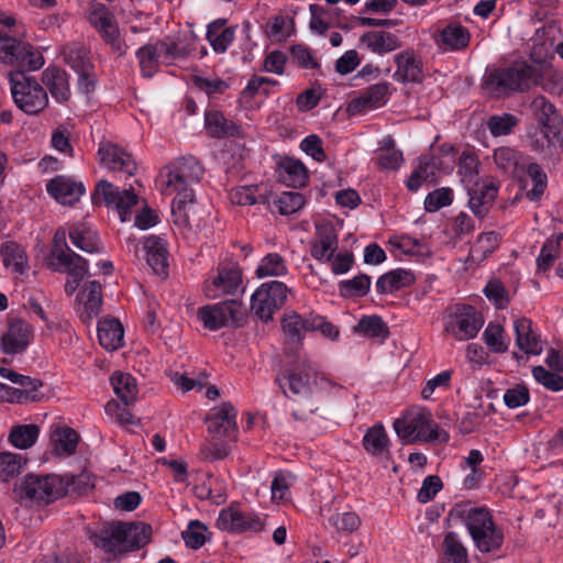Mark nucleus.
I'll return each instance as SVG.
<instances>
[{
	"instance_id": "1",
	"label": "nucleus",
	"mask_w": 563,
	"mask_h": 563,
	"mask_svg": "<svg viewBox=\"0 0 563 563\" xmlns=\"http://www.w3.org/2000/svg\"><path fill=\"white\" fill-rule=\"evenodd\" d=\"M538 109L539 126L528 132L530 148L548 159H555L563 151V119L555 107L544 97L533 101Z\"/></svg>"
},
{
	"instance_id": "2",
	"label": "nucleus",
	"mask_w": 563,
	"mask_h": 563,
	"mask_svg": "<svg viewBox=\"0 0 563 563\" xmlns=\"http://www.w3.org/2000/svg\"><path fill=\"white\" fill-rule=\"evenodd\" d=\"M541 79L542 74L536 66L520 62L489 71L485 76L484 88L490 96L500 98L527 91L539 85Z\"/></svg>"
},
{
	"instance_id": "3",
	"label": "nucleus",
	"mask_w": 563,
	"mask_h": 563,
	"mask_svg": "<svg viewBox=\"0 0 563 563\" xmlns=\"http://www.w3.org/2000/svg\"><path fill=\"white\" fill-rule=\"evenodd\" d=\"M15 68L8 75L13 101L24 113L36 115L48 106L47 92L34 77L26 74L36 69Z\"/></svg>"
},
{
	"instance_id": "4",
	"label": "nucleus",
	"mask_w": 563,
	"mask_h": 563,
	"mask_svg": "<svg viewBox=\"0 0 563 563\" xmlns=\"http://www.w3.org/2000/svg\"><path fill=\"white\" fill-rule=\"evenodd\" d=\"M398 438L406 444L417 442H448L449 433L439 428L427 410L407 411L394 422Z\"/></svg>"
},
{
	"instance_id": "5",
	"label": "nucleus",
	"mask_w": 563,
	"mask_h": 563,
	"mask_svg": "<svg viewBox=\"0 0 563 563\" xmlns=\"http://www.w3.org/2000/svg\"><path fill=\"white\" fill-rule=\"evenodd\" d=\"M13 16L0 15V62L26 69H40L44 65L42 53L26 42L10 35L5 29L15 25Z\"/></svg>"
},
{
	"instance_id": "6",
	"label": "nucleus",
	"mask_w": 563,
	"mask_h": 563,
	"mask_svg": "<svg viewBox=\"0 0 563 563\" xmlns=\"http://www.w3.org/2000/svg\"><path fill=\"white\" fill-rule=\"evenodd\" d=\"M314 375L316 365L307 355H298L276 376L275 382L287 398L305 399L312 391Z\"/></svg>"
},
{
	"instance_id": "7",
	"label": "nucleus",
	"mask_w": 563,
	"mask_h": 563,
	"mask_svg": "<svg viewBox=\"0 0 563 563\" xmlns=\"http://www.w3.org/2000/svg\"><path fill=\"white\" fill-rule=\"evenodd\" d=\"M67 481L56 474H27L14 485L13 492L20 500L26 498L51 504L67 494Z\"/></svg>"
},
{
	"instance_id": "8",
	"label": "nucleus",
	"mask_w": 563,
	"mask_h": 563,
	"mask_svg": "<svg viewBox=\"0 0 563 563\" xmlns=\"http://www.w3.org/2000/svg\"><path fill=\"white\" fill-rule=\"evenodd\" d=\"M467 531L482 553L498 551L504 543V532L493 520L490 512L485 508H473L465 518Z\"/></svg>"
},
{
	"instance_id": "9",
	"label": "nucleus",
	"mask_w": 563,
	"mask_h": 563,
	"mask_svg": "<svg viewBox=\"0 0 563 563\" xmlns=\"http://www.w3.org/2000/svg\"><path fill=\"white\" fill-rule=\"evenodd\" d=\"M87 20L114 54L119 57L126 54L128 45L121 38L118 21L108 7L92 2L87 11Z\"/></svg>"
},
{
	"instance_id": "10",
	"label": "nucleus",
	"mask_w": 563,
	"mask_h": 563,
	"mask_svg": "<svg viewBox=\"0 0 563 563\" xmlns=\"http://www.w3.org/2000/svg\"><path fill=\"white\" fill-rule=\"evenodd\" d=\"M288 288L278 280L262 284L251 297V311L262 321L272 320L287 300Z\"/></svg>"
},
{
	"instance_id": "11",
	"label": "nucleus",
	"mask_w": 563,
	"mask_h": 563,
	"mask_svg": "<svg viewBox=\"0 0 563 563\" xmlns=\"http://www.w3.org/2000/svg\"><path fill=\"white\" fill-rule=\"evenodd\" d=\"M91 198L95 205L104 203L108 207L115 208L123 222L130 219L131 209L139 201L133 189L120 190L113 184L103 179L96 185Z\"/></svg>"
},
{
	"instance_id": "12",
	"label": "nucleus",
	"mask_w": 563,
	"mask_h": 563,
	"mask_svg": "<svg viewBox=\"0 0 563 563\" xmlns=\"http://www.w3.org/2000/svg\"><path fill=\"white\" fill-rule=\"evenodd\" d=\"M244 318L242 305L236 300H227L207 305L198 309V319L210 331L227 327L229 322L239 324Z\"/></svg>"
},
{
	"instance_id": "13",
	"label": "nucleus",
	"mask_w": 563,
	"mask_h": 563,
	"mask_svg": "<svg viewBox=\"0 0 563 563\" xmlns=\"http://www.w3.org/2000/svg\"><path fill=\"white\" fill-rule=\"evenodd\" d=\"M205 169L192 156L177 159L169 168L166 181V194L192 190V184L199 183Z\"/></svg>"
},
{
	"instance_id": "14",
	"label": "nucleus",
	"mask_w": 563,
	"mask_h": 563,
	"mask_svg": "<svg viewBox=\"0 0 563 563\" xmlns=\"http://www.w3.org/2000/svg\"><path fill=\"white\" fill-rule=\"evenodd\" d=\"M483 325L482 313L474 307L464 305L456 311L453 321L446 327V331L459 341H467L475 338Z\"/></svg>"
},
{
	"instance_id": "15",
	"label": "nucleus",
	"mask_w": 563,
	"mask_h": 563,
	"mask_svg": "<svg viewBox=\"0 0 563 563\" xmlns=\"http://www.w3.org/2000/svg\"><path fill=\"white\" fill-rule=\"evenodd\" d=\"M238 411L231 402H222L206 418L208 431L216 439H236Z\"/></svg>"
},
{
	"instance_id": "16",
	"label": "nucleus",
	"mask_w": 563,
	"mask_h": 563,
	"mask_svg": "<svg viewBox=\"0 0 563 563\" xmlns=\"http://www.w3.org/2000/svg\"><path fill=\"white\" fill-rule=\"evenodd\" d=\"M217 526L224 531L242 533L246 531L258 532L263 529L262 519L252 512H244L236 508L229 507L219 514Z\"/></svg>"
},
{
	"instance_id": "17",
	"label": "nucleus",
	"mask_w": 563,
	"mask_h": 563,
	"mask_svg": "<svg viewBox=\"0 0 563 563\" xmlns=\"http://www.w3.org/2000/svg\"><path fill=\"white\" fill-rule=\"evenodd\" d=\"M89 540L96 548L111 554L126 553V533L122 521H115L102 526L100 529L89 533Z\"/></svg>"
},
{
	"instance_id": "18",
	"label": "nucleus",
	"mask_w": 563,
	"mask_h": 563,
	"mask_svg": "<svg viewBox=\"0 0 563 563\" xmlns=\"http://www.w3.org/2000/svg\"><path fill=\"white\" fill-rule=\"evenodd\" d=\"M311 314L312 312L302 316L295 310L284 312L280 325L288 349L298 350L302 345L306 332L312 331L310 328Z\"/></svg>"
},
{
	"instance_id": "19",
	"label": "nucleus",
	"mask_w": 563,
	"mask_h": 563,
	"mask_svg": "<svg viewBox=\"0 0 563 563\" xmlns=\"http://www.w3.org/2000/svg\"><path fill=\"white\" fill-rule=\"evenodd\" d=\"M98 158L100 165L109 170H120L129 176L136 172V163L132 155L112 142L102 141L99 144Z\"/></svg>"
},
{
	"instance_id": "20",
	"label": "nucleus",
	"mask_w": 563,
	"mask_h": 563,
	"mask_svg": "<svg viewBox=\"0 0 563 563\" xmlns=\"http://www.w3.org/2000/svg\"><path fill=\"white\" fill-rule=\"evenodd\" d=\"M31 339V325L21 319H13L9 322L7 331L1 336V351L4 354H20L30 345Z\"/></svg>"
},
{
	"instance_id": "21",
	"label": "nucleus",
	"mask_w": 563,
	"mask_h": 563,
	"mask_svg": "<svg viewBox=\"0 0 563 563\" xmlns=\"http://www.w3.org/2000/svg\"><path fill=\"white\" fill-rule=\"evenodd\" d=\"M397 66L393 78L398 82H420L423 78V63L413 49L402 51L394 56Z\"/></svg>"
},
{
	"instance_id": "22",
	"label": "nucleus",
	"mask_w": 563,
	"mask_h": 563,
	"mask_svg": "<svg viewBox=\"0 0 563 563\" xmlns=\"http://www.w3.org/2000/svg\"><path fill=\"white\" fill-rule=\"evenodd\" d=\"M242 284V273L235 266H223L218 268V275L207 286V296L216 299L222 295H233Z\"/></svg>"
},
{
	"instance_id": "23",
	"label": "nucleus",
	"mask_w": 563,
	"mask_h": 563,
	"mask_svg": "<svg viewBox=\"0 0 563 563\" xmlns=\"http://www.w3.org/2000/svg\"><path fill=\"white\" fill-rule=\"evenodd\" d=\"M46 190L60 205L73 206L84 195L85 187L81 183L59 175L47 183Z\"/></svg>"
},
{
	"instance_id": "24",
	"label": "nucleus",
	"mask_w": 563,
	"mask_h": 563,
	"mask_svg": "<svg viewBox=\"0 0 563 563\" xmlns=\"http://www.w3.org/2000/svg\"><path fill=\"white\" fill-rule=\"evenodd\" d=\"M317 238L311 242V256L319 262H330L338 250V235L331 224L317 225Z\"/></svg>"
},
{
	"instance_id": "25",
	"label": "nucleus",
	"mask_w": 563,
	"mask_h": 563,
	"mask_svg": "<svg viewBox=\"0 0 563 563\" xmlns=\"http://www.w3.org/2000/svg\"><path fill=\"white\" fill-rule=\"evenodd\" d=\"M497 192L498 188L493 181H475L474 187L468 189V207L476 217L483 218L497 197Z\"/></svg>"
},
{
	"instance_id": "26",
	"label": "nucleus",
	"mask_w": 563,
	"mask_h": 563,
	"mask_svg": "<svg viewBox=\"0 0 563 563\" xmlns=\"http://www.w3.org/2000/svg\"><path fill=\"white\" fill-rule=\"evenodd\" d=\"M205 126L208 134L214 139L240 137L242 135L241 125L227 119L218 110L206 111Z\"/></svg>"
},
{
	"instance_id": "27",
	"label": "nucleus",
	"mask_w": 563,
	"mask_h": 563,
	"mask_svg": "<svg viewBox=\"0 0 563 563\" xmlns=\"http://www.w3.org/2000/svg\"><path fill=\"white\" fill-rule=\"evenodd\" d=\"M82 260L85 258L71 251L67 245L65 232L57 231L53 238L48 267L53 271L62 272V266H69L75 262L82 263Z\"/></svg>"
},
{
	"instance_id": "28",
	"label": "nucleus",
	"mask_w": 563,
	"mask_h": 563,
	"mask_svg": "<svg viewBox=\"0 0 563 563\" xmlns=\"http://www.w3.org/2000/svg\"><path fill=\"white\" fill-rule=\"evenodd\" d=\"M516 344L526 354L539 355L542 352L540 336L532 328V321L528 318H519L514 321Z\"/></svg>"
},
{
	"instance_id": "29",
	"label": "nucleus",
	"mask_w": 563,
	"mask_h": 563,
	"mask_svg": "<svg viewBox=\"0 0 563 563\" xmlns=\"http://www.w3.org/2000/svg\"><path fill=\"white\" fill-rule=\"evenodd\" d=\"M42 82L48 89L51 96L59 103L70 99L68 75L58 67H48L42 74Z\"/></svg>"
},
{
	"instance_id": "30",
	"label": "nucleus",
	"mask_w": 563,
	"mask_h": 563,
	"mask_svg": "<svg viewBox=\"0 0 563 563\" xmlns=\"http://www.w3.org/2000/svg\"><path fill=\"white\" fill-rule=\"evenodd\" d=\"M494 161L504 173L520 178L525 174L528 157L515 148L501 146L494 151Z\"/></svg>"
},
{
	"instance_id": "31",
	"label": "nucleus",
	"mask_w": 563,
	"mask_h": 563,
	"mask_svg": "<svg viewBox=\"0 0 563 563\" xmlns=\"http://www.w3.org/2000/svg\"><path fill=\"white\" fill-rule=\"evenodd\" d=\"M143 250L146 262L157 275H167V249L163 239L151 235L144 240Z\"/></svg>"
},
{
	"instance_id": "32",
	"label": "nucleus",
	"mask_w": 563,
	"mask_h": 563,
	"mask_svg": "<svg viewBox=\"0 0 563 563\" xmlns=\"http://www.w3.org/2000/svg\"><path fill=\"white\" fill-rule=\"evenodd\" d=\"M361 44L371 52L384 55L398 49L401 42L398 36L387 31H368L360 37Z\"/></svg>"
},
{
	"instance_id": "33",
	"label": "nucleus",
	"mask_w": 563,
	"mask_h": 563,
	"mask_svg": "<svg viewBox=\"0 0 563 563\" xmlns=\"http://www.w3.org/2000/svg\"><path fill=\"white\" fill-rule=\"evenodd\" d=\"M278 178L289 187H303L308 181V170L299 161L291 157H285L278 164Z\"/></svg>"
},
{
	"instance_id": "34",
	"label": "nucleus",
	"mask_w": 563,
	"mask_h": 563,
	"mask_svg": "<svg viewBox=\"0 0 563 563\" xmlns=\"http://www.w3.org/2000/svg\"><path fill=\"white\" fill-rule=\"evenodd\" d=\"M388 84L380 82L369 86L360 97L352 100L350 108L354 112H364L386 103Z\"/></svg>"
},
{
	"instance_id": "35",
	"label": "nucleus",
	"mask_w": 563,
	"mask_h": 563,
	"mask_svg": "<svg viewBox=\"0 0 563 563\" xmlns=\"http://www.w3.org/2000/svg\"><path fill=\"white\" fill-rule=\"evenodd\" d=\"M435 43L444 49H464L470 43V33L461 24H449L440 32Z\"/></svg>"
},
{
	"instance_id": "36",
	"label": "nucleus",
	"mask_w": 563,
	"mask_h": 563,
	"mask_svg": "<svg viewBox=\"0 0 563 563\" xmlns=\"http://www.w3.org/2000/svg\"><path fill=\"white\" fill-rule=\"evenodd\" d=\"M123 327L115 319H104L98 323L99 343L109 351L121 347L123 342Z\"/></svg>"
},
{
	"instance_id": "37",
	"label": "nucleus",
	"mask_w": 563,
	"mask_h": 563,
	"mask_svg": "<svg viewBox=\"0 0 563 563\" xmlns=\"http://www.w3.org/2000/svg\"><path fill=\"white\" fill-rule=\"evenodd\" d=\"M415 277L411 272L397 268L382 275L376 282V289L379 294H391L411 285Z\"/></svg>"
},
{
	"instance_id": "38",
	"label": "nucleus",
	"mask_w": 563,
	"mask_h": 563,
	"mask_svg": "<svg viewBox=\"0 0 563 563\" xmlns=\"http://www.w3.org/2000/svg\"><path fill=\"white\" fill-rule=\"evenodd\" d=\"M65 62L77 73L86 74L93 70V65L89 57V52L81 43L74 42L66 45L63 49Z\"/></svg>"
},
{
	"instance_id": "39",
	"label": "nucleus",
	"mask_w": 563,
	"mask_h": 563,
	"mask_svg": "<svg viewBox=\"0 0 563 563\" xmlns=\"http://www.w3.org/2000/svg\"><path fill=\"white\" fill-rule=\"evenodd\" d=\"M71 243L86 253H99L101 251L100 239L92 229L85 224H76L69 230Z\"/></svg>"
},
{
	"instance_id": "40",
	"label": "nucleus",
	"mask_w": 563,
	"mask_h": 563,
	"mask_svg": "<svg viewBox=\"0 0 563 563\" xmlns=\"http://www.w3.org/2000/svg\"><path fill=\"white\" fill-rule=\"evenodd\" d=\"M227 21L219 19L211 22L207 29V40L217 53H224L234 40V30L224 27Z\"/></svg>"
},
{
	"instance_id": "41",
	"label": "nucleus",
	"mask_w": 563,
	"mask_h": 563,
	"mask_svg": "<svg viewBox=\"0 0 563 563\" xmlns=\"http://www.w3.org/2000/svg\"><path fill=\"white\" fill-rule=\"evenodd\" d=\"M51 441L56 454L70 456L76 452L79 434L69 427H58L52 432Z\"/></svg>"
},
{
	"instance_id": "42",
	"label": "nucleus",
	"mask_w": 563,
	"mask_h": 563,
	"mask_svg": "<svg viewBox=\"0 0 563 563\" xmlns=\"http://www.w3.org/2000/svg\"><path fill=\"white\" fill-rule=\"evenodd\" d=\"M110 380L114 394L124 406H130L136 400L139 389L134 377L126 373L117 372L112 374Z\"/></svg>"
},
{
	"instance_id": "43",
	"label": "nucleus",
	"mask_w": 563,
	"mask_h": 563,
	"mask_svg": "<svg viewBox=\"0 0 563 563\" xmlns=\"http://www.w3.org/2000/svg\"><path fill=\"white\" fill-rule=\"evenodd\" d=\"M437 159L434 157L421 156L419 164L411 173L407 188L410 191H417L424 181L435 183Z\"/></svg>"
},
{
	"instance_id": "44",
	"label": "nucleus",
	"mask_w": 563,
	"mask_h": 563,
	"mask_svg": "<svg viewBox=\"0 0 563 563\" xmlns=\"http://www.w3.org/2000/svg\"><path fill=\"white\" fill-rule=\"evenodd\" d=\"M363 446L367 453L378 456L388 452L389 438L382 423L368 428L363 437Z\"/></svg>"
},
{
	"instance_id": "45",
	"label": "nucleus",
	"mask_w": 563,
	"mask_h": 563,
	"mask_svg": "<svg viewBox=\"0 0 563 563\" xmlns=\"http://www.w3.org/2000/svg\"><path fill=\"white\" fill-rule=\"evenodd\" d=\"M0 253L5 267H12L15 273L24 274L27 269V256L24 249L13 241L3 242Z\"/></svg>"
},
{
	"instance_id": "46",
	"label": "nucleus",
	"mask_w": 563,
	"mask_h": 563,
	"mask_svg": "<svg viewBox=\"0 0 563 563\" xmlns=\"http://www.w3.org/2000/svg\"><path fill=\"white\" fill-rule=\"evenodd\" d=\"M271 191L267 185L256 187H240L231 194L232 202L241 206H253L256 203H268Z\"/></svg>"
},
{
	"instance_id": "47",
	"label": "nucleus",
	"mask_w": 563,
	"mask_h": 563,
	"mask_svg": "<svg viewBox=\"0 0 563 563\" xmlns=\"http://www.w3.org/2000/svg\"><path fill=\"white\" fill-rule=\"evenodd\" d=\"M126 533L125 552H132L147 544L152 536V527L147 523L123 522Z\"/></svg>"
},
{
	"instance_id": "48",
	"label": "nucleus",
	"mask_w": 563,
	"mask_h": 563,
	"mask_svg": "<svg viewBox=\"0 0 563 563\" xmlns=\"http://www.w3.org/2000/svg\"><path fill=\"white\" fill-rule=\"evenodd\" d=\"M525 173L532 181V188L527 191V198L531 201L540 200L548 187V176L545 172L538 163L528 159Z\"/></svg>"
},
{
	"instance_id": "49",
	"label": "nucleus",
	"mask_w": 563,
	"mask_h": 563,
	"mask_svg": "<svg viewBox=\"0 0 563 563\" xmlns=\"http://www.w3.org/2000/svg\"><path fill=\"white\" fill-rule=\"evenodd\" d=\"M194 200V190L176 192L172 203V216L177 225L186 227L189 224V211L192 208Z\"/></svg>"
},
{
	"instance_id": "50",
	"label": "nucleus",
	"mask_w": 563,
	"mask_h": 563,
	"mask_svg": "<svg viewBox=\"0 0 563 563\" xmlns=\"http://www.w3.org/2000/svg\"><path fill=\"white\" fill-rule=\"evenodd\" d=\"M443 563H468V554L459 536L451 531L443 540Z\"/></svg>"
},
{
	"instance_id": "51",
	"label": "nucleus",
	"mask_w": 563,
	"mask_h": 563,
	"mask_svg": "<svg viewBox=\"0 0 563 563\" xmlns=\"http://www.w3.org/2000/svg\"><path fill=\"white\" fill-rule=\"evenodd\" d=\"M40 428L36 424H20L11 429L9 442L16 449L26 450L37 440Z\"/></svg>"
},
{
	"instance_id": "52",
	"label": "nucleus",
	"mask_w": 563,
	"mask_h": 563,
	"mask_svg": "<svg viewBox=\"0 0 563 563\" xmlns=\"http://www.w3.org/2000/svg\"><path fill=\"white\" fill-rule=\"evenodd\" d=\"M288 274V267L285 258L278 253H268L265 255L257 268L256 275L260 278L264 277H280Z\"/></svg>"
},
{
	"instance_id": "53",
	"label": "nucleus",
	"mask_w": 563,
	"mask_h": 563,
	"mask_svg": "<svg viewBox=\"0 0 563 563\" xmlns=\"http://www.w3.org/2000/svg\"><path fill=\"white\" fill-rule=\"evenodd\" d=\"M78 299L85 305V308L89 311L90 314L97 316L102 303L100 283L97 280L86 283L84 288L78 294Z\"/></svg>"
},
{
	"instance_id": "54",
	"label": "nucleus",
	"mask_w": 563,
	"mask_h": 563,
	"mask_svg": "<svg viewBox=\"0 0 563 563\" xmlns=\"http://www.w3.org/2000/svg\"><path fill=\"white\" fill-rule=\"evenodd\" d=\"M158 47L155 44H145L136 51L141 73L145 77H152L158 68L161 57Z\"/></svg>"
},
{
	"instance_id": "55",
	"label": "nucleus",
	"mask_w": 563,
	"mask_h": 563,
	"mask_svg": "<svg viewBox=\"0 0 563 563\" xmlns=\"http://www.w3.org/2000/svg\"><path fill=\"white\" fill-rule=\"evenodd\" d=\"M338 287L343 297H364L369 291L371 277L360 274L352 279L339 282Z\"/></svg>"
},
{
	"instance_id": "56",
	"label": "nucleus",
	"mask_w": 563,
	"mask_h": 563,
	"mask_svg": "<svg viewBox=\"0 0 563 563\" xmlns=\"http://www.w3.org/2000/svg\"><path fill=\"white\" fill-rule=\"evenodd\" d=\"M563 239V234L560 233L555 236L549 238L537 258V266L539 272H547L554 263L555 258L560 254V244Z\"/></svg>"
},
{
	"instance_id": "57",
	"label": "nucleus",
	"mask_w": 563,
	"mask_h": 563,
	"mask_svg": "<svg viewBox=\"0 0 563 563\" xmlns=\"http://www.w3.org/2000/svg\"><path fill=\"white\" fill-rule=\"evenodd\" d=\"M519 119L511 113L493 114L487 120V129L493 136H504L512 133Z\"/></svg>"
},
{
	"instance_id": "58",
	"label": "nucleus",
	"mask_w": 563,
	"mask_h": 563,
	"mask_svg": "<svg viewBox=\"0 0 563 563\" xmlns=\"http://www.w3.org/2000/svg\"><path fill=\"white\" fill-rule=\"evenodd\" d=\"M354 331L369 338H386L389 333L386 323L378 316H365L354 327Z\"/></svg>"
},
{
	"instance_id": "59",
	"label": "nucleus",
	"mask_w": 563,
	"mask_h": 563,
	"mask_svg": "<svg viewBox=\"0 0 563 563\" xmlns=\"http://www.w3.org/2000/svg\"><path fill=\"white\" fill-rule=\"evenodd\" d=\"M306 203L302 194L297 191H284L274 199V205L283 216H290L299 211Z\"/></svg>"
},
{
	"instance_id": "60",
	"label": "nucleus",
	"mask_w": 563,
	"mask_h": 563,
	"mask_svg": "<svg viewBox=\"0 0 563 563\" xmlns=\"http://www.w3.org/2000/svg\"><path fill=\"white\" fill-rule=\"evenodd\" d=\"M26 463L21 454L11 452L0 453V479L9 481L10 478L20 474L23 465Z\"/></svg>"
},
{
	"instance_id": "61",
	"label": "nucleus",
	"mask_w": 563,
	"mask_h": 563,
	"mask_svg": "<svg viewBox=\"0 0 563 563\" xmlns=\"http://www.w3.org/2000/svg\"><path fill=\"white\" fill-rule=\"evenodd\" d=\"M483 341L494 353H505L508 343L505 341V330L501 324L489 322L483 332Z\"/></svg>"
},
{
	"instance_id": "62",
	"label": "nucleus",
	"mask_w": 563,
	"mask_h": 563,
	"mask_svg": "<svg viewBox=\"0 0 563 563\" xmlns=\"http://www.w3.org/2000/svg\"><path fill=\"white\" fill-rule=\"evenodd\" d=\"M208 528L199 520H191L187 528L181 532L185 544L192 549H200L207 541Z\"/></svg>"
},
{
	"instance_id": "63",
	"label": "nucleus",
	"mask_w": 563,
	"mask_h": 563,
	"mask_svg": "<svg viewBox=\"0 0 563 563\" xmlns=\"http://www.w3.org/2000/svg\"><path fill=\"white\" fill-rule=\"evenodd\" d=\"M62 272L69 275V279L65 284V292L67 296H73L80 285L81 280L88 274V262L82 260V263H74L69 266H62Z\"/></svg>"
},
{
	"instance_id": "64",
	"label": "nucleus",
	"mask_w": 563,
	"mask_h": 563,
	"mask_svg": "<svg viewBox=\"0 0 563 563\" xmlns=\"http://www.w3.org/2000/svg\"><path fill=\"white\" fill-rule=\"evenodd\" d=\"M294 27V21L287 20L283 15L272 16L266 26V34L275 41H284L290 36Z\"/></svg>"
}]
</instances>
